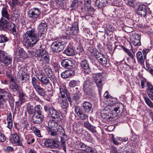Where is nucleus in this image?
Wrapping results in <instances>:
<instances>
[{
  "mask_svg": "<svg viewBox=\"0 0 153 153\" xmlns=\"http://www.w3.org/2000/svg\"><path fill=\"white\" fill-rule=\"evenodd\" d=\"M82 107L85 111L88 113L91 110L92 104L89 102L85 101L82 104Z\"/></svg>",
  "mask_w": 153,
  "mask_h": 153,
  "instance_id": "nucleus-28",
  "label": "nucleus"
},
{
  "mask_svg": "<svg viewBox=\"0 0 153 153\" xmlns=\"http://www.w3.org/2000/svg\"><path fill=\"white\" fill-rule=\"evenodd\" d=\"M141 36L138 34L136 33L132 34L131 38V40L132 44L137 47L141 45Z\"/></svg>",
  "mask_w": 153,
  "mask_h": 153,
  "instance_id": "nucleus-15",
  "label": "nucleus"
},
{
  "mask_svg": "<svg viewBox=\"0 0 153 153\" xmlns=\"http://www.w3.org/2000/svg\"><path fill=\"white\" fill-rule=\"evenodd\" d=\"M74 112L77 116L79 114L83 112L82 108L79 106H75Z\"/></svg>",
  "mask_w": 153,
  "mask_h": 153,
  "instance_id": "nucleus-51",
  "label": "nucleus"
},
{
  "mask_svg": "<svg viewBox=\"0 0 153 153\" xmlns=\"http://www.w3.org/2000/svg\"><path fill=\"white\" fill-rule=\"evenodd\" d=\"M64 0H56V2L58 5L60 6L61 8L63 7V3Z\"/></svg>",
  "mask_w": 153,
  "mask_h": 153,
  "instance_id": "nucleus-63",
  "label": "nucleus"
},
{
  "mask_svg": "<svg viewBox=\"0 0 153 153\" xmlns=\"http://www.w3.org/2000/svg\"><path fill=\"white\" fill-rule=\"evenodd\" d=\"M47 54L46 51L43 49L41 48L38 49L36 51L34 56L37 57V60L39 61H42V60L41 59V57Z\"/></svg>",
  "mask_w": 153,
  "mask_h": 153,
  "instance_id": "nucleus-22",
  "label": "nucleus"
},
{
  "mask_svg": "<svg viewBox=\"0 0 153 153\" xmlns=\"http://www.w3.org/2000/svg\"><path fill=\"white\" fill-rule=\"evenodd\" d=\"M143 97L146 104L150 109H153V102L149 98L147 97L146 94H143Z\"/></svg>",
  "mask_w": 153,
  "mask_h": 153,
  "instance_id": "nucleus-34",
  "label": "nucleus"
},
{
  "mask_svg": "<svg viewBox=\"0 0 153 153\" xmlns=\"http://www.w3.org/2000/svg\"><path fill=\"white\" fill-rule=\"evenodd\" d=\"M8 39L5 36L1 35L0 36V42L3 43L8 41Z\"/></svg>",
  "mask_w": 153,
  "mask_h": 153,
  "instance_id": "nucleus-58",
  "label": "nucleus"
},
{
  "mask_svg": "<svg viewBox=\"0 0 153 153\" xmlns=\"http://www.w3.org/2000/svg\"><path fill=\"white\" fill-rule=\"evenodd\" d=\"M25 139L28 145H32L35 141L33 137L30 134H27L25 136Z\"/></svg>",
  "mask_w": 153,
  "mask_h": 153,
  "instance_id": "nucleus-39",
  "label": "nucleus"
},
{
  "mask_svg": "<svg viewBox=\"0 0 153 153\" xmlns=\"http://www.w3.org/2000/svg\"><path fill=\"white\" fill-rule=\"evenodd\" d=\"M38 30L40 32H46L47 30V25L45 22H41L38 26Z\"/></svg>",
  "mask_w": 153,
  "mask_h": 153,
  "instance_id": "nucleus-32",
  "label": "nucleus"
},
{
  "mask_svg": "<svg viewBox=\"0 0 153 153\" xmlns=\"http://www.w3.org/2000/svg\"><path fill=\"white\" fill-rule=\"evenodd\" d=\"M41 13L40 10L38 8H33L29 10L28 16L33 21L39 19Z\"/></svg>",
  "mask_w": 153,
  "mask_h": 153,
  "instance_id": "nucleus-10",
  "label": "nucleus"
},
{
  "mask_svg": "<svg viewBox=\"0 0 153 153\" xmlns=\"http://www.w3.org/2000/svg\"><path fill=\"white\" fill-rule=\"evenodd\" d=\"M41 59L42 60V61H39V63L42 64L43 63L45 64L48 63L50 61V58L49 56L47 53L45 55L41 57Z\"/></svg>",
  "mask_w": 153,
  "mask_h": 153,
  "instance_id": "nucleus-41",
  "label": "nucleus"
},
{
  "mask_svg": "<svg viewBox=\"0 0 153 153\" xmlns=\"http://www.w3.org/2000/svg\"><path fill=\"white\" fill-rule=\"evenodd\" d=\"M52 66L54 68L56 72L59 73V70L60 69V66L58 62H53L52 63Z\"/></svg>",
  "mask_w": 153,
  "mask_h": 153,
  "instance_id": "nucleus-50",
  "label": "nucleus"
},
{
  "mask_svg": "<svg viewBox=\"0 0 153 153\" xmlns=\"http://www.w3.org/2000/svg\"><path fill=\"white\" fill-rule=\"evenodd\" d=\"M146 84L147 94L149 98L153 101V86L151 83L148 81H146Z\"/></svg>",
  "mask_w": 153,
  "mask_h": 153,
  "instance_id": "nucleus-20",
  "label": "nucleus"
},
{
  "mask_svg": "<svg viewBox=\"0 0 153 153\" xmlns=\"http://www.w3.org/2000/svg\"><path fill=\"white\" fill-rule=\"evenodd\" d=\"M79 149L86 152L88 151V148H89V146L86 145L83 143L80 142L77 145Z\"/></svg>",
  "mask_w": 153,
  "mask_h": 153,
  "instance_id": "nucleus-35",
  "label": "nucleus"
},
{
  "mask_svg": "<svg viewBox=\"0 0 153 153\" xmlns=\"http://www.w3.org/2000/svg\"><path fill=\"white\" fill-rule=\"evenodd\" d=\"M48 76L49 80H51L53 83L54 85L57 83V80L56 78L53 73L52 74L49 75Z\"/></svg>",
  "mask_w": 153,
  "mask_h": 153,
  "instance_id": "nucleus-52",
  "label": "nucleus"
},
{
  "mask_svg": "<svg viewBox=\"0 0 153 153\" xmlns=\"http://www.w3.org/2000/svg\"><path fill=\"white\" fill-rule=\"evenodd\" d=\"M94 81L99 90H101L102 88V84L101 79L102 76L101 73H99L95 74L93 75Z\"/></svg>",
  "mask_w": 153,
  "mask_h": 153,
  "instance_id": "nucleus-16",
  "label": "nucleus"
},
{
  "mask_svg": "<svg viewBox=\"0 0 153 153\" xmlns=\"http://www.w3.org/2000/svg\"><path fill=\"white\" fill-rule=\"evenodd\" d=\"M43 68L44 70L48 76L49 75L52 74L53 73L52 69L49 66L45 65Z\"/></svg>",
  "mask_w": 153,
  "mask_h": 153,
  "instance_id": "nucleus-43",
  "label": "nucleus"
},
{
  "mask_svg": "<svg viewBox=\"0 0 153 153\" xmlns=\"http://www.w3.org/2000/svg\"><path fill=\"white\" fill-rule=\"evenodd\" d=\"M80 66L83 68L85 74H89L91 72L90 67L87 60L83 59L80 62Z\"/></svg>",
  "mask_w": 153,
  "mask_h": 153,
  "instance_id": "nucleus-17",
  "label": "nucleus"
},
{
  "mask_svg": "<svg viewBox=\"0 0 153 153\" xmlns=\"http://www.w3.org/2000/svg\"><path fill=\"white\" fill-rule=\"evenodd\" d=\"M149 10V8L144 4H141L139 5L138 9L136 11V13L137 15L142 17H145L146 16L147 13H148V10Z\"/></svg>",
  "mask_w": 153,
  "mask_h": 153,
  "instance_id": "nucleus-13",
  "label": "nucleus"
},
{
  "mask_svg": "<svg viewBox=\"0 0 153 153\" xmlns=\"http://www.w3.org/2000/svg\"><path fill=\"white\" fill-rule=\"evenodd\" d=\"M32 130L34 132L35 134L38 137H41V136L40 134V131L38 129L35 127L32 128Z\"/></svg>",
  "mask_w": 153,
  "mask_h": 153,
  "instance_id": "nucleus-55",
  "label": "nucleus"
},
{
  "mask_svg": "<svg viewBox=\"0 0 153 153\" xmlns=\"http://www.w3.org/2000/svg\"><path fill=\"white\" fill-rule=\"evenodd\" d=\"M42 109L41 106L40 105H36L34 107V114L40 115L42 114L41 110Z\"/></svg>",
  "mask_w": 153,
  "mask_h": 153,
  "instance_id": "nucleus-42",
  "label": "nucleus"
},
{
  "mask_svg": "<svg viewBox=\"0 0 153 153\" xmlns=\"http://www.w3.org/2000/svg\"><path fill=\"white\" fill-rule=\"evenodd\" d=\"M88 151L86 152L88 153H97L96 149L94 148H91L89 147V148H88Z\"/></svg>",
  "mask_w": 153,
  "mask_h": 153,
  "instance_id": "nucleus-64",
  "label": "nucleus"
},
{
  "mask_svg": "<svg viewBox=\"0 0 153 153\" xmlns=\"http://www.w3.org/2000/svg\"><path fill=\"white\" fill-rule=\"evenodd\" d=\"M101 115L102 118L105 119H110L111 117V116H110L109 114H105L104 112L102 113Z\"/></svg>",
  "mask_w": 153,
  "mask_h": 153,
  "instance_id": "nucleus-61",
  "label": "nucleus"
},
{
  "mask_svg": "<svg viewBox=\"0 0 153 153\" xmlns=\"http://www.w3.org/2000/svg\"><path fill=\"white\" fill-rule=\"evenodd\" d=\"M79 5L78 0H74L71 5V7L73 10H76L78 8Z\"/></svg>",
  "mask_w": 153,
  "mask_h": 153,
  "instance_id": "nucleus-45",
  "label": "nucleus"
},
{
  "mask_svg": "<svg viewBox=\"0 0 153 153\" xmlns=\"http://www.w3.org/2000/svg\"><path fill=\"white\" fill-rule=\"evenodd\" d=\"M107 4L105 0H96L95 1V6L98 8H101Z\"/></svg>",
  "mask_w": 153,
  "mask_h": 153,
  "instance_id": "nucleus-31",
  "label": "nucleus"
},
{
  "mask_svg": "<svg viewBox=\"0 0 153 153\" xmlns=\"http://www.w3.org/2000/svg\"><path fill=\"white\" fill-rule=\"evenodd\" d=\"M77 116L79 119L82 120H88V116L84 113L83 112L79 114Z\"/></svg>",
  "mask_w": 153,
  "mask_h": 153,
  "instance_id": "nucleus-46",
  "label": "nucleus"
},
{
  "mask_svg": "<svg viewBox=\"0 0 153 153\" xmlns=\"http://www.w3.org/2000/svg\"><path fill=\"white\" fill-rule=\"evenodd\" d=\"M1 14L2 16L8 20L10 19V16L8 13L7 8L6 7H3L1 10Z\"/></svg>",
  "mask_w": 153,
  "mask_h": 153,
  "instance_id": "nucleus-40",
  "label": "nucleus"
},
{
  "mask_svg": "<svg viewBox=\"0 0 153 153\" xmlns=\"http://www.w3.org/2000/svg\"><path fill=\"white\" fill-rule=\"evenodd\" d=\"M44 146L50 149L55 148L57 145L56 141L52 139H48L45 140L44 143Z\"/></svg>",
  "mask_w": 153,
  "mask_h": 153,
  "instance_id": "nucleus-18",
  "label": "nucleus"
},
{
  "mask_svg": "<svg viewBox=\"0 0 153 153\" xmlns=\"http://www.w3.org/2000/svg\"><path fill=\"white\" fill-rule=\"evenodd\" d=\"M61 64L63 67L66 68L71 69L73 68V61L68 59H62L61 61Z\"/></svg>",
  "mask_w": 153,
  "mask_h": 153,
  "instance_id": "nucleus-19",
  "label": "nucleus"
},
{
  "mask_svg": "<svg viewBox=\"0 0 153 153\" xmlns=\"http://www.w3.org/2000/svg\"><path fill=\"white\" fill-rule=\"evenodd\" d=\"M79 32L78 23L77 22H74L70 28L69 32V35L75 36Z\"/></svg>",
  "mask_w": 153,
  "mask_h": 153,
  "instance_id": "nucleus-21",
  "label": "nucleus"
},
{
  "mask_svg": "<svg viewBox=\"0 0 153 153\" xmlns=\"http://www.w3.org/2000/svg\"><path fill=\"white\" fill-rule=\"evenodd\" d=\"M111 140V141H112L113 143L116 145H118L120 144L117 141V138H115L114 137V135L113 134H110V135Z\"/></svg>",
  "mask_w": 153,
  "mask_h": 153,
  "instance_id": "nucleus-54",
  "label": "nucleus"
},
{
  "mask_svg": "<svg viewBox=\"0 0 153 153\" xmlns=\"http://www.w3.org/2000/svg\"><path fill=\"white\" fill-rule=\"evenodd\" d=\"M6 75L10 79L9 88L13 92H19L21 90V87L16 82L13 75L9 73H6Z\"/></svg>",
  "mask_w": 153,
  "mask_h": 153,
  "instance_id": "nucleus-7",
  "label": "nucleus"
},
{
  "mask_svg": "<svg viewBox=\"0 0 153 153\" xmlns=\"http://www.w3.org/2000/svg\"><path fill=\"white\" fill-rule=\"evenodd\" d=\"M63 89L65 90L66 92V95L70 103H73L74 104H78L79 103V100L81 96V94L79 90H77L79 89L78 88H76L75 89L76 90V92L73 94V96L71 98L70 94L69 93L65 86L64 85L61 86Z\"/></svg>",
  "mask_w": 153,
  "mask_h": 153,
  "instance_id": "nucleus-6",
  "label": "nucleus"
},
{
  "mask_svg": "<svg viewBox=\"0 0 153 153\" xmlns=\"http://www.w3.org/2000/svg\"><path fill=\"white\" fill-rule=\"evenodd\" d=\"M79 84V82L75 80H71L69 83V86L70 87L74 88L77 86Z\"/></svg>",
  "mask_w": 153,
  "mask_h": 153,
  "instance_id": "nucleus-53",
  "label": "nucleus"
},
{
  "mask_svg": "<svg viewBox=\"0 0 153 153\" xmlns=\"http://www.w3.org/2000/svg\"><path fill=\"white\" fill-rule=\"evenodd\" d=\"M59 92L57 94L58 102L60 104L61 107L64 109L65 113L67 112V107L68 105V103L67 100V97L66 95L65 91L61 86L59 88Z\"/></svg>",
  "mask_w": 153,
  "mask_h": 153,
  "instance_id": "nucleus-4",
  "label": "nucleus"
},
{
  "mask_svg": "<svg viewBox=\"0 0 153 153\" xmlns=\"http://www.w3.org/2000/svg\"><path fill=\"white\" fill-rule=\"evenodd\" d=\"M23 131L25 132H26L27 131V128L28 127L29 124L27 120L26 121H25L23 123Z\"/></svg>",
  "mask_w": 153,
  "mask_h": 153,
  "instance_id": "nucleus-59",
  "label": "nucleus"
},
{
  "mask_svg": "<svg viewBox=\"0 0 153 153\" xmlns=\"http://www.w3.org/2000/svg\"><path fill=\"white\" fill-rule=\"evenodd\" d=\"M93 85V81L91 79H88L86 80L84 83L83 88V90L85 94L89 96L91 95V88Z\"/></svg>",
  "mask_w": 153,
  "mask_h": 153,
  "instance_id": "nucleus-11",
  "label": "nucleus"
},
{
  "mask_svg": "<svg viewBox=\"0 0 153 153\" xmlns=\"http://www.w3.org/2000/svg\"><path fill=\"white\" fill-rule=\"evenodd\" d=\"M7 55L6 53L1 50H0V62H1Z\"/></svg>",
  "mask_w": 153,
  "mask_h": 153,
  "instance_id": "nucleus-57",
  "label": "nucleus"
},
{
  "mask_svg": "<svg viewBox=\"0 0 153 153\" xmlns=\"http://www.w3.org/2000/svg\"><path fill=\"white\" fill-rule=\"evenodd\" d=\"M91 0H84V5L85 7H88L91 5Z\"/></svg>",
  "mask_w": 153,
  "mask_h": 153,
  "instance_id": "nucleus-62",
  "label": "nucleus"
},
{
  "mask_svg": "<svg viewBox=\"0 0 153 153\" xmlns=\"http://www.w3.org/2000/svg\"><path fill=\"white\" fill-rule=\"evenodd\" d=\"M37 93L40 96L44 97L45 95L46 91L40 85L34 88Z\"/></svg>",
  "mask_w": 153,
  "mask_h": 153,
  "instance_id": "nucleus-30",
  "label": "nucleus"
},
{
  "mask_svg": "<svg viewBox=\"0 0 153 153\" xmlns=\"http://www.w3.org/2000/svg\"><path fill=\"white\" fill-rule=\"evenodd\" d=\"M83 134L86 140L89 141L92 140V138L88 131L86 130L83 131Z\"/></svg>",
  "mask_w": 153,
  "mask_h": 153,
  "instance_id": "nucleus-49",
  "label": "nucleus"
},
{
  "mask_svg": "<svg viewBox=\"0 0 153 153\" xmlns=\"http://www.w3.org/2000/svg\"><path fill=\"white\" fill-rule=\"evenodd\" d=\"M10 94L8 92L2 90L0 91V108H2L3 105L9 98Z\"/></svg>",
  "mask_w": 153,
  "mask_h": 153,
  "instance_id": "nucleus-12",
  "label": "nucleus"
},
{
  "mask_svg": "<svg viewBox=\"0 0 153 153\" xmlns=\"http://www.w3.org/2000/svg\"><path fill=\"white\" fill-rule=\"evenodd\" d=\"M99 60L98 61L103 66H105L107 64V60L106 58L103 55V56L99 59Z\"/></svg>",
  "mask_w": 153,
  "mask_h": 153,
  "instance_id": "nucleus-48",
  "label": "nucleus"
},
{
  "mask_svg": "<svg viewBox=\"0 0 153 153\" xmlns=\"http://www.w3.org/2000/svg\"><path fill=\"white\" fill-rule=\"evenodd\" d=\"M44 118V116L42 114H33L32 120L34 123L39 124L42 123Z\"/></svg>",
  "mask_w": 153,
  "mask_h": 153,
  "instance_id": "nucleus-23",
  "label": "nucleus"
},
{
  "mask_svg": "<svg viewBox=\"0 0 153 153\" xmlns=\"http://www.w3.org/2000/svg\"><path fill=\"white\" fill-rule=\"evenodd\" d=\"M12 138H10V141L15 146H18L24 147L20 140V137L19 135L15 133L11 135Z\"/></svg>",
  "mask_w": 153,
  "mask_h": 153,
  "instance_id": "nucleus-14",
  "label": "nucleus"
},
{
  "mask_svg": "<svg viewBox=\"0 0 153 153\" xmlns=\"http://www.w3.org/2000/svg\"><path fill=\"white\" fill-rule=\"evenodd\" d=\"M34 29H32L27 31L23 36L22 42L24 46L27 48L33 47L39 41Z\"/></svg>",
  "mask_w": 153,
  "mask_h": 153,
  "instance_id": "nucleus-1",
  "label": "nucleus"
},
{
  "mask_svg": "<svg viewBox=\"0 0 153 153\" xmlns=\"http://www.w3.org/2000/svg\"><path fill=\"white\" fill-rule=\"evenodd\" d=\"M10 23H11V25L8 26L7 29H9L11 32H12L14 35L16 36L17 35V33L15 25L13 23V25L12 26L11 25L12 22H11Z\"/></svg>",
  "mask_w": 153,
  "mask_h": 153,
  "instance_id": "nucleus-44",
  "label": "nucleus"
},
{
  "mask_svg": "<svg viewBox=\"0 0 153 153\" xmlns=\"http://www.w3.org/2000/svg\"><path fill=\"white\" fill-rule=\"evenodd\" d=\"M34 108L33 105L28 104L27 107V110L29 114H32L34 113Z\"/></svg>",
  "mask_w": 153,
  "mask_h": 153,
  "instance_id": "nucleus-47",
  "label": "nucleus"
},
{
  "mask_svg": "<svg viewBox=\"0 0 153 153\" xmlns=\"http://www.w3.org/2000/svg\"><path fill=\"white\" fill-rule=\"evenodd\" d=\"M37 78L41 82L42 84L43 85H47L50 84V87H48V90L51 92L50 96H52L53 95V93L52 91H51L52 89V85L48 77H47L46 75L44 74L37 77Z\"/></svg>",
  "mask_w": 153,
  "mask_h": 153,
  "instance_id": "nucleus-8",
  "label": "nucleus"
},
{
  "mask_svg": "<svg viewBox=\"0 0 153 153\" xmlns=\"http://www.w3.org/2000/svg\"><path fill=\"white\" fill-rule=\"evenodd\" d=\"M136 56L137 59L140 64L141 65L143 64L146 58H144V56L143 55L142 52L140 51H138L136 54Z\"/></svg>",
  "mask_w": 153,
  "mask_h": 153,
  "instance_id": "nucleus-29",
  "label": "nucleus"
},
{
  "mask_svg": "<svg viewBox=\"0 0 153 153\" xmlns=\"http://www.w3.org/2000/svg\"><path fill=\"white\" fill-rule=\"evenodd\" d=\"M83 126L85 128L92 133L96 132L95 127L92 125L88 121H84L83 123Z\"/></svg>",
  "mask_w": 153,
  "mask_h": 153,
  "instance_id": "nucleus-25",
  "label": "nucleus"
},
{
  "mask_svg": "<svg viewBox=\"0 0 153 153\" xmlns=\"http://www.w3.org/2000/svg\"><path fill=\"white\" fill-rule=\"evenodd\" d=\"M103 55V54H102L97 51H96V52L94 54L95 57L97 60H99V59L101 58Z\"/></svg>",
  "mask_w": 153,
  "mask_h": 153,
  "instance_id": "nucleus-60",
  "label": "nucleus"
},
{
  "mask_svg": "<svg viewBox=\"0 0 153 153\" xmlns=\"http://www.w3.org/2000/svg\"><path fill=\"white\" fill-rule=\"evenodd\" d=\"M16 53L18 56H19L20 58L25 57V52L22 48L20 47L17 48L16 50Z\"/></svg>",
  "mask_w": 153,
  "mask_h": 153,
  "instance_id": "nucleus-37",
  "label": "nucleus"
},
{
  "mask_svg": "<svg viewBox=\"0 0 153 153\" xmlns=\"http://www.w3.org/2000/svg\"><path fill=\"white\" fill-rule=\"evenodd\" d=\"M19 97V101L17 102H16V105L18 103L19 104L18 105V106L20 107L22 103H24L25 100V98L26 97V96L25 94L22 92L20 91L18 92Z\"/></svg>",
  "mask_w": 153,
  "mask_h": 153,
  "instance_id": "nucleus-26",
  "label": "nucleus"
},
{
  "mask_svg": "<svg viewBox=\"0 0 153 153\" xmlns=\"http://www.w3.org/2000/svg\"><path fill=\"white\" fill-rule=\"evenodd\" d=\"M11 23L8 22L4 19L1 18L0 20V30H4L7 28L8 26L11 25Z\"/></svg>",
  "mask_w": 153,
  "mask_h": 153,
  "instance_id": "nucleus-24",
  "label": "nucleus"
},
{
  "mask_svg": "<svg viewBox=\"0 0 153 153\" xmlns=\"http://www.w3.org/2000/svg\"><path fill=\"white\" fill-rule=\"evenodd\" d=\"M51 48L53 53H59L64 48V43L63 42L55 41L51 45Z\"/></svg>",
  "mask_w": 153,
  "mask_h": 153,
  "instance_id": "nucleus-9",
  "label": "nucleus"
},
{
  "mask_svg": "<svg viewBox=\"0 0 153 153\" xmlns=\"http://www.w3.org/2000/svg\"><path fill=\"white\" fill-rule=\"evenodd\" d=\"M44 110L46 112L48 111V117L53 119H57L59 121L61 120L60 111L55 109L52 106L49 104L45 105Z\"/></svg>",
  "mask_w": 153,
  "mask_h": 153,
  "instance_id": "nucleus-5",
  "label": "nucleus"
},
{
  "mask_svg": "<svg viewBox=\"0 0 153 153\" xmlns=\"http://www.w3.org/2000/svg\"><path fill=\"white\" fill-rule=\"evenodd\" d=\"M12 4L13 5L22 6L23 4L22 0H12Z\"/></svg>",
  "mask_w": 153,
  "mask_h": 153,
  "instance_id": "nucleus-56",
  "label": "nucleus"
},
{
  "mask_svg": "<svg viewBox=\"0 0 153 153\" xmlns=\"http://www.w3.org/2000/svg\"><path fill=\"white\" fill-rule=\"evenodd\" d=\"M39 81L35 77H31V83L34 88L40 85Z\"/></svg>",
  "mask_w": 153,
  "mask_h": 153,
  "instance_id": "nucleus-38",
  "label": "nucleus"
},
{
  "mask_svg": "<svg viewBox=\"0 0 153 153\" xmlns=\"http://www.w3.org/2000/svg\"><path fill=\"white\" fill-rule=\"evenodd\" d=\"M12 57L7 55L4 59H3L1 62H2L6 66H8L12 63Z\"/></svg>",
  "mask_w": 153,
  "mask_h": 153,
  "instance_id": "nucleus-33",
  "label": "nucleus"
},
{
  "mask_svg": "<svg viewBox=\"0 0 153 153\" xmlns=\"http://www.w3.org/2000/svg\"><path fill=\"white\" fill-rule=\"evenodd\" d=\"M48 124L51 127H47L46 130L48 131V134L51 136H55L59 134V132L61 135H62L63 137L65 136V134L64 129L55 120H53Z\"/></svg>",
  "mask_w": 153,
  "mask_h": 153,
  "instance_id": "nucleus-2",
  "label": "nucleus"
},
{
  "mask_svg": "<svg viewBox=\"0 0 153 153\" xmlns=\"http://www.w3.org/2000/svg\"><path fill=\"white\" fill-rule=\"evenodd\" d=\"M74 75V72L73 70H67L63 72L61 74V77L64 79L71 77Z\"/></svg>",
  "mask_w": 153,
  "mask_h": 153,
  "instance_id": "nucleus-27",
  "label": "nucleus"
},
{
  "mask_svg": "<svg viewBox=\"0 0 153 153\" xmlns=\"http://www.w3.org/2000/svg\"><path fill=\"white\" fill-rule=\"evenodd\" d=\"M65 53L68 56H72L74 54V51L72 48L68 46L64 51Z\"/></svg>",
  "mask_w": 153,
  "mask_h": 153,
  "instance_id": "nucleus-36",
  "label": "nucleus"
},
{
  "mask_svg": "<svg viewBox=\"0 0 153 153\" xmlns=\"http://www.w3.org/2000/svg\"><path fill=\"white\" fill-rule=\"evenodd\" d=\"M107 102V105L111 107L112 109H114L115 112L114 115L112 114L113 116L111 118H114V117L117 116L118 113L122 112L123 110L124 106L123 104L117 102V100L116 98L110 97L106 100Z\"/></svg>",
  "mask_w": 153,
  "mask_h": 153,
  "instance_id": "nucleus-3",
  "label": "nucleus"
}]
</instances>
